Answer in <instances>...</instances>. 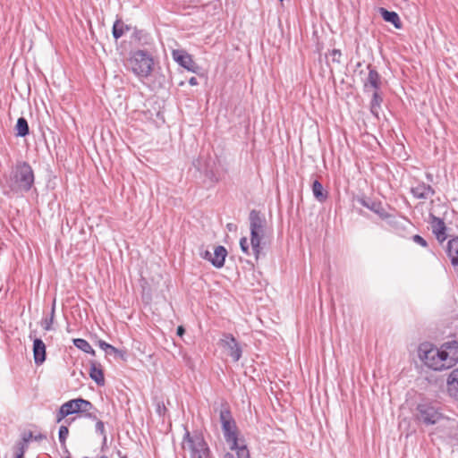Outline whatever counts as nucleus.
<instances>
[{
	"label": "nucleus",
	"instance_id": "43",
	"mask_svg": "<svg viewBox=\"0 0 458 458\" xmlns=\"http://www.w3.org/2000/svg\"><path fill=\"white\" fill-rule=\"evenodd\" d=\"M163 410L165 411H166V408H165V406H163V408H161L160 406H158L157 411H158L159 414H161V411H163Z\"/></svg>",
	"mask_w": 458,
	"mask_h": 458
},
{
	"label": "nucleus",
	"instance_id": "25",
	"mask_svg": "<svg viewBox=\"0 0 458 458\" xmlns=\"http://www.w3.org/2000/svg\"><path fill=\"white\" fill-rule=\"evenodd\" d=\"M16 136L25 137L30 133V128L27 120L24 117H20L15 125Z\"/></svg>",
	"mask_w": 458,
	"mask_h": 458
},
{
	"label": "nucleus",
	"instance_id": "3",
	"mask_svg": "<svg viewBox=\"0 0 458 458\" xmlns=\"http://www.w3.org/2000/svg\"><path fill=\"white\" fill-rule=\"evenodd\" d=\"M249 221L251 250L256 259H258L262 250L261 241L265 235L267 221L264 215L256 209L250 210Z\"/></svg>",
	"mask_w": 458,
	"mask_h": 458
},
{
	"label": "nucleus",
	"instance_id": "11",
	"mask_svg": "<svg viewBox=\"0 0 458 458\" xmlns=\"http://www.w3.org/2000/svg\"><path fill=\"white\" fill-rule=\"evenodd\" d=\"M64 406L69 415L87 412L93 409L92 403L82 398L70 400L64 403Z\"/></svg>",
	"mask_w": 458,
	"mask_h": 458
},
{
	"label": "nucleus",
	"instance_id": "21",
	"mask_svg": "<svg viewBox=\"0 0 458 458\" xmlns=\"http://www.w3.org/2000/svg\"><path fill=\"white\" fill-rule=\"evenodd\" d=\"M226 256V249L222 245L216 246L212 254L211 264L216 268H221L225 265Z\"/></svg>",
	"mask_w": 458,
	"mask_h": 458
},
{
	"label": "nucleus",
	"instance_id": "42",
	"mask_svg": "<svg viewBox=\"0 0 458 458\" xmlns=\"http://www.w3.org/2000/svg\"><path fill=\"white\" fill-rule=\"evenodd\" d=\"M31 437H32V433H31V432H30V433H29V435H28V437H24V438H23V439H24V441H29Z\"/></svg>",
	"mask_w": 458,
	"mask_h": 458
},
{
	"label": "nucleus",
	"instance_id": "31",
	"mask_svg": "<svg viewBox=\"0 0 458 458\" xmlns=\"http://www.w3.org/2000/svg\"><path fill=\"white\" fill-rule=\"evenodd\" d=\"M54 316H55V304L53 305V308H52V311H51V316L49 318H46L44 321H43V327L45 330H50L51 329V326L54 322Z\"/></svg>",
	"mask_w": 458,
	"mask_h": 458
},
{
	"label": "nucleus",
	"instance_id": "14",
	"mask_svg": "<svg viewBox=\"0 0 458 458\" xmlns=\"http://www.w3.org/2000/svg\"><path fill=\"white\" fill-rule=\"evenodd\" d=\"M392 230L400 236H404L407 232L408 225H411L410 221L403 216H396L388 213V217L386 219Z\"/></svg>",
	"mask_w": 458,
	"mask_h": 458
},
{
	"label": "nucleus",
	"instance_id": "13",
	"mask_svg": "<svg viewBox=\"0 0 458 458\" xmlns=\"http://www.w3.org/2000/svg\"><path fill=\"white\" fill-rule=\"evenodd\" d=\"M410 191L417 199H428L436 193L431 185L419 180H415V183L411 185Z\"/></svg>",
	"mask_w": 458,
	"mask_h": 458
},
{
	"label": "nucleus",
	"instance_id": "9",
	"mask_svg": "<svg viewBox=\"0 0 458 458\" xmlns=\"http://www.w3.org/2000/svg\"><path fill=\"white\" fill-rule=\"evenodd\" d=\"M220 344L224 348L228 350V353L233 361L236 362L241 359L242 349L232 334H224L223 337L220 339Z\"/></svg>",
	"mask_w": 458,
	"mask_h": 458
},
{
	"label": "nucleus",
	"instance_id": "15",
	"mask_svg": "<svg viewBox=\"0 0 458 458\" xmlns=\"http://www.w3.org/2000/svg\"><path fill=\"white\" fill-rule=\"evenodd\" d=\"M367 68L369 70V74L363 83L364 91H368L369 88H372L374 90H380V88H381L380 74L370 64H369L367 66Z\"/></svg>",
	"mask_w": 458,
	"mask_h": 458
},
{
	"label": "nucleus",
	"instance_id": "16",
	"mask_svg": "<svg viewBox=\"0 0 458 458\" xmlns=\"http://www.w3.org/2000/svg\"><path fill=\"white\" fill-rule=\"evenodd\" d=\"M432 232L439 242H444L447 239L446 226L442 218L431 215Z\"/></svg>",
	"mask_w": 458,
	"mask_h": 458
},
{
	"label": "nucleus",
	"instance_id": "24",
	"mask_svg": "<svg viewBox=\"0 0 458 458\" xmlns=\"http://www.w3.org/2000/svg\"><path fill=\"white\" fill-rule=\"evenodd\" d=\"M383 102V98L379 94V90H374L372 95V98L370 101V112L376 117H378V113L381 108V103Z\"/></svg>",
	"mask_w": 458,
	"mask_h": 458
},
{
	"label": "nucleus",
	"instance_id": "28",
	"mask_svg": "<svg viewBox=\"0 0 458 458\" xmlns=\"http://www.w3.org/2000/svg\"><path fill=\"white\" fill-rule=\"evenodd\" d=\"M234 450L236 451V457L231 453H226L224 458H250L246 444H242L241 446H238Z\"/></svg>",
	"mask_w": 458,
	"mask_h": 458
},
{
	"label": "nucleus",
	"instance_id": "35",
	"mask_svg": "<svg viewBox=\"0 0 458 458\" xmlns=\"http://www.w3.org/2000/svg\"><path fill=\"white\" fill-rule=\"evenodd\" d=\"M412 240L414 242H416L417 244L422 246V247H427L428 246V243H427V241L421 237L420 235L419 234H415L412 236Z\"/></svg>",
	"mask_w": 458,
	"mask_h": 458
},
{
	"label": "nucleus",
	"instance_id": "45",
	"mask_svg": "<svg viewBox=\"0 0 458 458\" xmlns=\"http://www.w3.org/2000/svg\"><path fill=\"white\" fill-rule=\"evenodd\" d=\"M43 437H44V436H42V435H39V436H38V437H35V439H36V440H38V439H41V438H43Z\"/></svg>",
	"mask_w": 458,
	"mask_h": 458
},
{
	"label": "nucleus",
	"instance_id": "2",
	"mask_svg": "<svg viewBox=\"0 0 458 458\" xmlns=\"http://www.w3.org/2000/svg\"><path fill=\"white\" fill-rule=\"evenodd\" d=\"M219 420L221 422L224 437L226 443L229 444L231 450L241 446L242 444H245V440L243 438L238 437L237 426L227 403H223L221 404L219 411Z\"/></svg>",
	"mask_w": 458,
	"mask_h": 458
},
{
	"label": "nucleus",
	"instance_id": "46",
	"mask_svg": "<svg viewBox=\"0 0 458 458\" xmlns=\"http://www.w3.org/2000/svg\"><path fill=\"white\" fill-rule=\"evenodd\" d=\"M178 84H179V86H182L183 85V81H182Z\"/></svg>",
	"mask_w": 458,
	"mask_h": 458
},
{
	"label": "nucleus",
	"instance_id": "41",
	"mask_svg": "<svg viewBox=\"0 0 458 458\" xmlns=\"http://www.w3.org/2000/svg\"><path fill=\"white\" fill-rule=\"evenodd\" d=\"M426 178H427L428 181L432 182L433 175L431 174H429V173H427L426 174Z\"/></svg>",
	"mask_w": 458,
	"mask_h": 458
},
{
	"label": "nucleus",
	"instance_id": "19",
	"mask_svg": "<svg viewBox=\"0 0 458 458\" xmlns=\"http://www.w3.org/2000/svg\"><path fill=\"white\" fill-rule=\"evenodd\" d=\"M379 13L385 21L393 24L395 29L400 30L403 28V22L396 12L388 11L386 8L381 7L379 8Z\"/></svg>",
	"mask_w": 458,
	"mask_h": 458
},
{
	"label": "nucleus",
	"instance_id": "27",
	"mask_svg": "<svg viewBox=\"0 0 458 458\" xmlns=\"http://www.w3.org/2000/svg\"><path fill=\"white\" fill-rule=\"evenodd\" d=\"M73 344L78 349L81 350L82 352H84L86 353H89L93 356L96 354V352H95L94 349L91 347V345L84 339H81V338L73 339Z\"/></svg>",
	"mask_w": 458,
	"mask_h": 458
},
{
	"label": "nucleus",
	"instance_id": "49",
	"mask_svg": "<svg viewBox=\"0 0 458 458\" xmlns=\"http://www.w3.org/2000/svg\"><path fill=\"white\" fill-rule=\"evenodd\" d=\"M67 458H70V457H67Z\"/></svg>",
	"mask_w": 458,
	"mask_h": 458
},
{
	"label": "nucleus",
	"instance_id": "32",
	"mask_svg": "<svg viewBox=\"0 0 458 458\" xmlns=\"http://www.w3.org/2000/svg\"><path fill=\"white\" fill-rule=\"evenodd\" d=\"M240 248L244 254H246V255L250 254L248 240L246 237H242L240 239Z\"/></svg>",
	"mask_w": 458,
	"mask_h": 458
},
{
	"label": "nucleus",
	"instance_id": "36",
	"mask_svg": "<svg viewBox=\"0 0 458 458\" xmlns=\"http://www.w3.org/2000/svg\"><path fill=\"white\" fill-rule=\"evenodd\" d=\"M199 256L203 259H206L208 261H209L211 263V260H212V253L208 250H203L201 249L199 250Z\"/></svg>",
	"mask_w": 458,
	"mask_h": 458
},
{
	"label": "nucleus",
	"instance_id": "38",
	"mask_svg": "<svg viewBox=\"0 0 458 458\" xmlns=\"http://www.w3.org/2000/svg\"><path fill=\"white\" fill-rule=\"evenodd\" d=\"M184 332H185V329H184V327L182 326H179L177 327L176 334H177L178 336L182 337V335L184 334Z\"/></svg>",
	"mask_w": 458,
	"mask_h": 458
},
{
	"label": "nucleus",
	"instance_id": "12",
	"mask_svg": "<svg viewBox=\"0 0 458 458\" xmlns=\"http://www.w3.org/2000/svg\"><path fill=\"white\" fill-rule=\"evenodd\" d=\"M357 201L364 208L377 214L381 219L388 217V212L379 200H374L370 198L362 196L357 199Z\"/></svg>",
	"mask_w": 458,
	"mask_h": 458
},
{
	"label": "nucleus",
	"instance_id": "50",
	"mask_svg": "<svg viewBox=\"0 0 458 458\" xmlns=\"http://www.w3.org/2000/svg\"><path fill=\"white\" fill-rule=\"evenodd\" d=\"M123 458H125V457H123Z\"/></svg>",
	"mask_w": 458,
	"mask_h": 458
},
{
	"label": "nucleus",
	"instance_id": "20",
	"mask_svg": "<svg viewBox=\"0 0 458 458\" xmlns=\"http://www.w3.org/2000/svg\"><path fill=\"white\" fill-rule=\"evenodd\" d=\"M90 368H89V377L92 380L96 382L98 386H104L105 384V377L103 369L101 368V365L98 363L95 360H91L89 362Z\"/></svg>",
	"mask_w": 458,
	"mask_h": 458
},
{
	"label": "nucleus",
	"instance_id": "8",
	"mask_svg": "<svg viewBox=\"0 0 458 458\" xmlns=\"http://www.w3.org/2000/svg\"><path fill=\"white\" fill-rule=\"evenodd\" d=\"M444 358L445 365L448 369L452 368L458 362V342L455 340L446 342L439 348Z\"/></svg>",
	"mask_w": 458,
	"mask_h": 458
},
{
	"label": "nucleus",
	"instance_id": "17",
	"mask_svg": "<svg viewBox=\"0 0 458 458\" xmlns=\"http://www.w3.org/2000/svg\"><path fill=\"white\" fill-rule=\"evenodd\" d=\"M445 252L450 259L452 266L458 273V237H451L447 242Z\"/></svg>",
	"mask_w": 458,
	"mask_h": 458
},
{
	"label": "nucleus",
	"instance_id": "5",
	"mask_svg": "<svg viewBox=\"0 0 458 458\" xmlns=\"http://www.w3.org/2000/svg\"><path fill=\"white\" fill-rule=\"evenodd\" d=\"M416 411L415 420L426 427L450 422L449 419L443 414L442 409L432 403H419Z\"/></svg>",
	"mask_w": 458,
	"mask_h": 458
},
{
	"label": "nucleus",
	"instance_id": "37",
	"mask_svg": "<svg viewBox=\"0 0 458 458\" xmlns=\"http://www.w3.org/2000/svg\"><path fill=\"white\" fill-rule=\"evenodd\" d=\"M96 432L104 436V439H106L105 436V426L101 420H98L96 423Z\"/></svg>",
	"mask_w": 458,
	"mask_h": 458
},
{
	"label": "nucleus",
	"instance_id": "44",
	"mask_svg": "<svg viewBox=\"0 0 458 458\" xmlns=\"http://www.w3.org/2000/svg\"><path fill=\"white\" fill-rule=\"evenodd\" d=\"M16 458H24L23 452H21L19 454H17Z\"/></svg>",
	"mask_w": 458,
	"mask_h": 458
},
{
	"label": "nucleus",
	"instance_id": "26",
	"mask_svg": "<svg viewBox=\"0 0 458 458\" xmlns=\"http://www.w3.org/2000/svg\"><path fill=\"white\" fill-rule=\"evenodd\" d=\"M126 30H129V27L125 25L121 20H116L114 21L112 33L115 39L120 38Z\"/></svg>",
	"mask_w": 458,
	"mask_h": 458
},
{
	"label": "nucleus",
	"instance_id": "10",
	"mask_svg": "<svg viewBox=\"0 0 458 458\" xmlns=\"http://www.w3.org/2000/svg\"><path fill=\"white\" fill-rule=\"evenodd\" d=\"M174 61L176 62L182 68L193 73H197L200 69L199 66L194 62L192 56L182 49H174Z\"/></svg>",
	"mask_w": 458,
	"mask_h": 458
},
{
	"label": "nucleus",
	"instance_id": "4",
	"mask_svg": "<svg viewBox=\"0 0 458 458\" xmlns=\"http://www.w3.org/2000/svg\"><path fill=\"white\" fill-rule=\"evenodd\" d=\"M417 353L419 359L430 369L440 371L448 369V365L445 364L440 349L428 342L420 344Z\"/></svg>",
	"mask_w": 458,
	"mask_h": 458
},
{
	"label": "nucleus",
	"instance_id": "18",
	"mask_svg": "<svg viewBox=\"0 0 458 458\" xmlns=\"http://www.w3.org/2000/svg\"><path fill=\"white\" fill-rule=\"evenodd\" d=\"M446 389L452 398L458 400V368L453 369L448 375Z\"/></svg>",
	"mask_w": 458,
	"mask_h": 458
},
{
	"label": "nucleus",
	"instance_id": "33",
	"mask_svg": "<svg viewBox=\"0 0 458 458\" xmlns=\"http://www.w3.org/2000/svg\"><path fill=\"white\" fill-rule=\"evenodd\" d=\"M67 416H69L68 412L66 411L64 404L61 405L60 409L58 410L56 413V422L60 423L64 419H65Z\"/></svg>",
	"mask_w": 458,
	"mask_h": 458
},
{
	"label": "nucleus",
	"instance_id": "34",
	"mask_svg": "<svg viewBox=\"0 0 458 458\" xmlns=\"http://www.w3.org/2000/svg\"><path fill=\"white\" fill-rule=\"evenodd\" d=\"M331 56H332V61L334 63H337V64L341 63L342 52L339 49H333L331 51Z\"/></svg>",
	"mask_w": 458,
	"mask_h": 458
},
{
	"label": "nucleus",
	"instance_id": "47",
	"mask_svg": "<svg viewBox=\"0 0 458 458\" xmlns=\"http://www.w3.org/2000/svg\"><path fill=\"white\" fill-rule=\"evenodd\" d=\"M228 228L231 230L232 229V225L231 224H228L227 225Z\"/></svg>",
	"mask_w": 458,
	"mask_h": 458
},
{
	"label": "nucleus",
	"instance_id": "22",
	"mask_svg": "<svg viewBox=\"0 0 458 458\" xmlns=\"http://www.w3.org/2000/svg\"><path fill=\"white\" fill-rule=\"evenodd\" d=\"M33 354L35 363L41 364L46 360V345L41 339L36 338L33 342Z\"/></svg>",
	"mask_w": 458,
	"mask_h": 458
},
{
	"label": "nucleus",
	"instance_id": "1",
	"mask_svg": "<svg viewBox=\"0 0 458 458\" xmlns=\"http://www.w3.org/2000/svg\"><path fill=\"white\" fill-rule=\"evenodd\" d=\"M34 172L27 162H18L3 184L5 194H20L29 191L34 183Z\"/></svg>",
	"mask_w": 458,
	"mask_h": 458
},
{
	"label": "nucleus",
	"instance_id": "6",
	"mask_svg": "<svg viewBox=\"0 0 458 458\" xmlns=\"http://www.w3.org/2000/svg\"><path fill=\"white\" fill-rule=\"evenodd\" d=\"M182 447L190 451L191 458H208L210 452L201 434H191L187 429H185Z\"/></svg>",
	"mask_w": 458,
	"mask_h": 458
},
{
	"label": "nucleus",
	"instance_id": "23",
	"mask_svg": "<svg viewBox=\"0 0 458 458\" xmlns=\"http://www.w3.org/2000/svg\"><path fill=\"white\" fill-rule=\"evenodd\" d=\"M311 190L314 198L320 203L325 202L328 198V192L324 190L322 183L318 180H314Z\"/></svg>",
	"mask_w": 458,
	"mask_h": 458
},
{
	"label": "nucleus",
	"instance_id": "7",
	"mask_svg": "<svg viewBox=\"0 0 458 458\" xmlns=\"http://www.w3.org/2000/svg\"><path fill=\"white\" fill-rule=\"evenodd\" d=\"M154 61L149 54L143 50L133 53L129 60L131 72L140 78H146L150 75Z\"/></svg>",
	"mask_w": 458,
	"mask_h": 458
},
{
	"label": "nucleus",
	"instance_id": "39",
	"mask_svg": "<svg viewBox=\"0 0 458 458\" xmlns=\"http://www.w3.org/2000/svg\"><path fill=\"white\" fill-rule=\"evenodd\" d=\"M189 83L191 86H196V85H198V81H197V79L195 77H191L189 79Z\"/></svg>",
	"mask_w": 458,
	"mask_h": 458
},
{
	"label": "nucleus",
	"instance_id": "48",
	"mask_svg": "<svg viewBox=\"0 0 458 458\" xmlns=\"http://www.w3.org/2000/svg\"><path fill=\"white\" fill-rule=\"evenodd\" d=\"M100 458H107L106 456H101Z\"/></svg>",
	"mask_w": 458,
	"mask_h": 458
},
{
	"label": "nucleus",
	"instance_id": "40",
	"mask_svg": "<svg viewBox=\"0 0 458 458\" xmlns=\"http://www.w3.org/2000/svg\"><path fill=\"white\" fill-rule=\"evenodd\" d=\"M85 413H86V414H85V416H86V417H88V418H89V419H92V420H97L96 415L92 414V413L90 412V411H87V412H85Z\"/></svg>",
	"mask_w": 458,
	"mask_h": 458
},
{
	"label": "nucleus",
	"instance_id": "30",
	"mask_svg": "<svg viewBox=\"0 0 458 458\" xmlns=\"http://www.w3.org/2000/svg\"><path fill=\"white\" fill-rule=\"evenodd\" d=\"M69 435V429L66 426H61L59 428L58 437L62 446H65L66 438Z\"/></svg>",
	"mask_w": 458,
	"mask_h": 458
},
{
	"label": "nucleus",
	"instance_id": "29",
	"mask_svg": "<svg viewBox=\"0 0 458 458\" xmlns=\"http://www.w3.org/2000/svg\"><path fill=\"white\" fill-rule=\"evenodd\" d=\"M99 347L104 350L107 354H118L120 353V351L114 347L113 345L106 343L103 340L98 341Z\"/></svg>",
	"mask_w": 458,
	"mask_h": 458
}]
</instances>
